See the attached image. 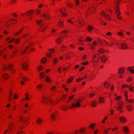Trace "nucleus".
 Masks as SVG:
<instances>
[{
	"label": "nucleus",
	"mask_w": 134,
	"mask_h": 134,
	"mask_svg": "<svg viewBox=\"0 0 134 134\" xmlns=\"http://www.w3.org/2000/svg\"><path fill=\"white\" fill-rule=\"evenodd\" d=\"M42 21H43L42 20H40L37 21V23L38 25L41 26L39 29L41 31H43L46 28V26L43 25L44 24H42Z\"/></svg>",
	"instance_id": "1"
},
{
	"label": "nucleus",
	"mask_w": 134,
	"mask_h": 134,
	"mask_svg": "<svg viewBox=\"0 0 134 134\" xmlns=\"http://www.w3.org/2000/svg\"><path fill=\"white\" fill-rule=\"evenodd\" d=\"M43 98L44 101H45L46 103H47L48 102H49L50 104H53L54 103V102L50 98L48 99L47 97L44 96L43 97Z\"/></svg>",
	"instance_id": "2"
},
{
	"label": "nucleus",
	"mask_w": 134,
	"mask_h": 134,
	"mask_svg": "<svg viewBox=\"0 0 134 134\" xmlns=\"http://www.w3.org/2000/svg\"><path fill=\"white\" fill-rule=\"evenodd\" d=\"M80 99L79 100H76V102L75 104H72L71 105V106L72 107L74 108L75 107H78L80 106Z\"/></svg>",
	"instance_id": "3"
},
{
	"label": "nucleus",
	"mask_w": 134,
	"mask_h": 134,
	"mask_svg": "<svg viewBox=\"0 0 134 134\" xmlns=\"http://www.w3.org/2000/svg\"><path fill=\"white\" fill-rule=\"evenodd\" d=\"M8 68L10 69H12V65L10 63L8 64V66H7L6 65H3L2 67V69L3 71L6 70L7 68Z\"/></svg>",
	"instance_id": "4"
},
{
	"label": "nucleus",
	"mask_w": 134,
	"mask_h": 134,
	"mask_svg": "<svg viewBox=\"0 0 134 134\" xmlns=\"http://www.w3.org/2000/svg\"><path fill=\"white\" fill-rule=\"evenodd\" d=\"M99 58V55L97 54H95L93 56V62H96L98 61Z\"/></svg>",
	"instance_id": "5"
},
{
	"label": "nucleus",
	"mask_w": 134,
	"mask_h": 134,
	"mask_svg": "<svg viewBox=\"0 0 134 134\" xmlns=\"http://www.w3.org/2000/svg\"><path fill=\"white\" fill-rule=\"evenodd\" d=\"M118 104L119 105L116 107V109L120 111V112H121L122 111L121 109L123 107L121 106V105H122L123 104V103L121 101H119L118 102Z\"/></svg>",
	"instance_id": "6"
},
{
	"label": "nucleus",
	"mask_w": 134,
	"mask_h": 134,
	"mask_svg": "<svg viewBox=\"0 0 134 134\" xmlns=\"http://www.w3.org/2000/svg\"><path fill=\"white\" fill-rule=\"evenodd\" d=\"M100 15L101 16H103L105 19L109 20H110V17L106 14L104 11H102Z\"/></svg>",
	"instance_id": "7"
},
{
	"label": "nucleus",
	"mask_w": 134,
	"mask_h": 134,
	"mask_svg": "<svg viewBox=\"0 0 134 134\" xmlns=\"http://www.w3.org/2000/svg\"><path fill=\"white\" fill-rule=\"evenodd\" d=\"M124 93L125 97L126 98V102L127 103H129L130 102H132L134 101V100L132 99L129 100L127 98V92L125 91H124Z\"/></svg>",
	"instance_id": "8"
},
{
	"label": "nucleus",
	"mask_w": 134,
	"mask_h": 134,
	"mask_svg": "<svg viewBox=\"0 0 134 134\" xmlns=\"http://www.w3.org/2000/svg\"><path fill=\"white\" fill-rule=\"evenodd\" d=\"M100 59L102 62L105 63L107 60V58L105 56L103 55L101 57Z\"/></svg>",
	"instance_id": "9"
},
{
	"label": "nucleus",
	"mask_w": 134,
	"mask_h": 134,
	"mask_svg": "<svg viewBox=\"0 0 134 134\" xmlns=\"http://www.w3.org/2000/svg\"><path fill=\"white\" fill-rule=\"evenodd\" d=\"M121 47L123 49H127L128 48L127 45L126 44L124 43L121 44Z\"/></svg>",
	"instance_id": "10"
},
{
	"label": "nucleus",
	"mask_w": 134,
	"mask_h": 134,
	"mask_svg": "<svg viewBox=\"0 0 134 134\" xmlns=\"http://www.w3.org/2000/svg\"><path fill=\"white\" fill-rule=\"evenodd\" d=\"M123 131L126 134H128V132L129 131L127 127L124 126L123 127Z\"/></svg>",
	"instance_id": "11"
},
{
	"label": "nucleus",
	"mask_w": 134,
	"mask_h": 134,
	"mask_svg": "<svg viewBox=\"0 0 134 134\" xmlns=\"http://www.w3.org/2000/svg\"><path fill=\"white\" fill-rule=\"evenodd\" d=\"M42 15L45 17L44 19L48 20L50 18V16L48 14H46L44 13H42Z\"/></svg>",
	"instance_id": "12"
},
{
	"label": "nucleus",
	"mask_w": 134,
	"mask_h": 134,
	"mask_svg": "<svg viewBox=\"0 0 134 134\" xmlns=\"http://www.w3.org/2000/svg\"><path fill=\"white\" fill-rule=\"evenodd\" d=\"M104 86L106 88H109L110 86V84L107 82L104 83Z\"/></svg>",
	"instance_id": "13"
},
{
	"label": "nucleus",
	"mask_w": 134,
	"mask_h": 134,
	"mask_svg": "<svg viewBox=\"0 0 134 134\" xmlns=\"http://www.w3.org/2000/svg\"><path fill=\"white\" fill-rule=\"evenodd\" d=\"M119 119L120 121L123 123L125 122L126 121V118L123 117L119 118Z\"/></svg>",
	"instance_id": "14"
},
{
	"label": "nucleus",
	"mask_w": 134,
	"mask_h": 134,
	"mask_svg": "<svg viewBox=\"0 0 134 134\" xmlns=\"http://www.w3.org/2000/svg\"><path fill=\"white\" fill-rule=\"evenodd\" d=\"M116 9L115 12L117 15H119L120 14V13L118 9V6H115L114 7Z\"/></svg>",
	"instance_id": "15"
},
{
	"label": "nucleus",
	"mask_w": 134,
	"mask_h": 134,
	"mask_svg": "<svg viewBox=\"0 0 134 134\" xmlns=\"http://www.w3.org/2000/svg\"><path fill=\"white\" fill-rule=\"evenodd\" d=\"M104 97L100 96L99 98V102L101 103H103L104 101Z\"/></svg>",
	"instance_id": "16"
},
{
	"label": "nucleus",
	"mask_w": 134,
	"mask_h": 134,
	"mask_svg": "<svg viewBox=\"0 0 134 134\" xmlns=\"http://www.w3.org/2000/svg\"><path fill=\"white\" fill-rule=\"evenodd\" d=\"M55 113H53L51 115V117L52 119V120H55Z\"/></svg>",
	"instance_id": "17"
},
{
	"label": "nucleus",
	"mask_w": 134,
	"mask_h": 134,
	"mask_svg": "<svg viewBox=\"0 0 134 134\" xmlns=\"http://www.w3.org/2000/svg\"><path fill=\"white\" fill-rule=\"evenodd\" d=\"M8 75L6 74H3L2 76L3 78L5 80L7 79L8 78Z\"/></svg>",
	"instance_id": "18"
},
{
	"label": "nucleus",
	"mask_w": 134,
	"mask_h": 134,
	"mask_svg": "<svg viewBox=\"0 0 134 134\" xmlns=\"http://www.w3.org/2000/svg\"><path fill=\"white\" fill-rule=\"evenodd\" d=\"M105 51V50L103 49L100 48L98 50V52L100 54H103L104 53Z\"/></svg>",
	"instance_id": "19"
},
{
	"label": "nucleus",
	"mask_w": 134,
	"mask_h": 134,
	"mask_svg": "<svg viewBox=\"0 0 134 134\" xmlns=\"http://www.w3.org/2000/svg\"><path fill=\"white\" fill-rule=\"evenodd\" d=\"M126 107L128 111L131 110L132 108V106L129 104L127 105Z\"/></svg>",
	"instance_id": "20"
},
{
	"label": "nucleus",
	"mask_w": 134,
	"mask_h": 134,
	"mask_svg": "<svg viewBox=\"0 0 134 134\" xmlns=\"http://www.w3.org/2000/svg\"><path fill=\"white\" fill-rule=\"evenodd\" d=\"M22 66L24 70H27V68L26 66V65L25 64V63H24V64H22Z\"/></svg>",
	"instance_id": "21"
},
{
	"label": "nucleus",
	"mask_w": 134,
	"mask_h": 134,
	"mask_svg": "<svg viewBox=\"0 0 134 134\" xmlns=\"http://www.w3.org/2000/svg\"><path fill=\"white\" fill-rule=\"evenodd\" d=\"M73 76H72L70 78H69L67 81V82L68 83H70L73 80Z\"/></svg>",
	"instance_id": "22"
},
{
	"label": "nucleus",
	"mask_w": 134,
	"mask_h": 134,
	"mask_svg": "<svg viewBox=\"0 0 134 134\" xmlns=\"http://www.w3.org/2000/svg\"><path fill=\"white\" fill-rule=\"evenodd\" d=\"M33 13V11L32 10H30L29 12H27L26 14L28 15H32Z\"/></svg>",
	"instance_id": "23"
},
{
	"label": "nucleus",
	"mask_w": 134,
	"mask_h": 134,
	"mask_svg": "<svg viewBox=\"0 0 134 134\" xmlns=\"http://www.w3.org/2000/svg\"><path fill=\"white\" fill-rule=\"evenodd\" d=\"M62 41V39L59 37L56 40V42L58 43H61Z\"/></svg>",
	"instance_id": "24"
},
{
	"label": "nucleus",
	"mask_w": 134,
	"mask_h": 134,
	"mask_svg": "<svg viewBox=\"0 0 134 134\" xmlns=\"http://www.w3.org/2000/svg\"><path fill=\"white\" fill-rule=\"evenodd\" d=\"M42 119L41 118L37 119V122L38 124H41L42 122Z\"/></svg>",
	"instance_id": "25"
},
{
	"label": "nucleus",
	"mask_w": 134,
	"mask_h": 134,
	"mask_svg": "<svg viewBox=\"0 0 134 134\" xmlns=\"http://www.w3.org/2000/svg\"><path fill=\"white\" fill-rule=\"evenodd\" d=\"M47 59L45 57L43 58L41 60L42 62L43 63H46L47 62Z\"/></svg>",
	"instance_id": "26"
},
{
	"label": "nucleus",
	"mask_w": 134,
	"mask_h": 134,
	"mask_svg": "<svg viewBox=\"0 0 134 134\" xmlns=\"http://www.w3.org/2000/svg\"><path fill=\"white\" fill-rule=\"evenodd\" d=\"M22 29H21V30H19L17 32H16L15 33L14 35H18L19 34H20L22 32Z\"/></svg>",
	"instance_id": "27"
},
{
	"label": "nucleus",
	"mask_w": 134,
	"mask_h": 134,
	"mask_svg": "<svg viewBox=\"0 0 134 134\" xmlns=\"http://www.w3.org/2000/svg\"><path fill=\"white\" fill-rule=\"evenodd\" d=\"M45 79L46 81L48 82H50L52 81V80L49 79L48 76L46 77Z\"/></svg>",
	"instance_id": "28"
},
{
	"label": "nucleus",
	"mask_w": 134,
	"mask_h": 134,
	"mask_svg": "<svg viewBox=\"0 0 134 134\" xmlns=\"http://www.w3.org/2000/svg\"><path fill=\"white\" fill-rule=\"evenodd\" d=\"M97 45V43L96 41L93 42V49L95 48V46Z\"/></svg>",
	"instance_id": "29"
},
{
	"label": "nucleus",
	"mask_w": 134,
	"mask_h": 134,
	"mask_svg": "<svg viewBox=\"0 0 134 134\" xmlns=\"http://www.w3.org/2000/svg\"><path fill=\"white\" fill-rule=\"evenodd\" d=\"M60 11L63 14V16H66L67 15V14L66 13H64V12H63V11H62V9H61L60 10Z\"/></svg>",
	"instance_id": "30"
},
{
	"label": "nucleus",
	"mask_w": 134,
	"mask_h": 134,
	"mask_svg": "<svg viewBox=\"0 0 134 134\" xmlns=\"http://www.w3.org/2000/svg\"><path fill=\"white\" fill-rule=\"evenodd\" d=\"M119 74L122 73L124 72V70L123 69L121 68L119 69Z\"/></svg>",
	"instance_id": "31"
},
{
	"label": "nucleus",
	"mask_w": 134,
	"mask_h": 134,
	"mask_svg": "<svg viewBox=\"0 0 134 134\" xmlns=\"http://www.w3.org/2000/svg\"><path fill=\"white\" fill-rule=\"evenodd\" d=\"M40 77L42 78V77H44L45 75L44 72H42L40 73Z\"/></svg>",
	"instance_id": "32"
},
{
	"label": "nucleus",
	"mask_w": 134,
	"mask_h": 134,
	"mask_svg": "<svg viewBox=\"0 0 134 134\" xmlns=\"http://www.w3.org/2000/svg\"><path fill=\"white\" fill-rule=\"evenodd\" d=\"M128 70L130 71L131 73H134V69H132L131 68H129Z\"/></svg>",
	"instance_id": "33"
},
{
	"label": "nucleus",
	"mask_w": 134,
	"mask_h": 134,
	"mask_svg": "<svg viewBox=\"0 0 134 134\" xmlns=\"http://www.w3.org/2000/svg\"><path fill=\"white\" fill-rule=\"evenodd\" d=\"M68 32V31H66V30H64L63 32V33L64 34V36L65 37L66 36V35H67V32Z\"/></svg>",
	"instance_id": "34"
},
{
	"label": "nucleus",
	"mask_w": 134,
	"mask_h": 134,
	"mask_svg": "<svg viewBox=\"0 0 134 134\" xmlns=\"http://www.w3.org/2000/svg\"><path fill=\"white\" fill-rule=\"evenodd\" d=\"M97 104V102L96 101H93V107H95Z\"/></svg>",
	"instance_id": "35"
},
{
	"label": "nucleus",
	"mask_w": 134,
	"mask_h": 134,
	"mask_svg": "<svg viewBox=\"0 0 134 134\" xmlns=\"http://www.w3.org/2000/svg\"><path fill=\"white\" fill-rule=\"evenodd\" d=\"M83 42L82 40H81L80 39H79L78 40V43L80 45H82L83 44V43H82Z\"/></svg>",
	"instance_id": "36"
},
{
	"label": "nucleus",
	"mask_w": 134,
	"mask_h": 134,
	"mask_svg": "<svg viewBox=\"0 0 134 134\" xmlns=\"http://www.w3.org/2000/svg\"><path fill=\"white\" fill-rule=\"evenodd\" d=\"M56 86H54L52 87L51 88V90L52 91H54L56 90Z\"/></svg>",
	"instance_id": "37"
},
{
	"label": "nucleus",
	"mask_w": 134,
	"mask_h": 134,
	"mask_svg": "<svg viewBox=\"0 0 134 134\" xmlns=\"http://www.w3.org/2000/svg\"><path fill=\"white\" fill-rule=\"evenodd\" d=\"M62 108L64 110H65L67 109V107L65 105H64L62 107Z\"/></svg>",
	"instance_id": "38"
},
{
	"label": "nucleus",
	"mask_w": 134,
	"mask_h": 134,
	"mask_svg": "<svg viewBox=\"0 0 134 134\" xmlns=\"http://www.w3.org/2000/svg\"><path fill=\"white\" fill-rule=\"evenodd\" d=\"M121 98V97L120 96H117L115 98V100H119Z\"/></svg>",
	"instance_id": "39"
},
{
	"label": "nucleus",
	"mask_w": 134,
	"mask_h": 134,
	"mask_svg": "<svg viewBox=\"0 0 134 134\" xmlns=\"http://www.w3.org/2000/svg\"><path fill=\"white\" fill-rule=\"evenodd\" d=\"M74 95H73V96H70L69 97V99H68V101H71V100H72V99L73 97H74Z\"/></svg>",
	"instance_id": "40"
},
{
	"label": "nucleus",
	"mask_w": 134,
	"mask_h": 134,
	"mask_svg": "<svg viewBox=\"0 0 134 134\" xmlns=\"http://www.w3.org/2000/svg\"><path fill=\"white\" fill-rule=\"evenodd\" d=\"M58 25L60 26H61L63 25V23L60 21H59V22Z\"/></svg>",
	"instance_id": "41"
},
{
	"label": "nucleus",
	"mask_w": 134,
	"mask_h": 134,
	"mask_svg": "<svg viewBox=\"0 0 134 134\" xmlns=\"http://www.w3.org/2000/svg\"><path fill=\"white\" fill-rule=\"evenodd\" d=\"M67 5L69 7H72L73 6V5L70 3H67Z\"/></svg>",
	"instance_id": "42"
},
{
	"label": "nucleus",
	"mask_w": 134,
	"mask_h": 134,
	"mask_svg": "<svg viewBox=\"0 0 134 134\" xmlns=\"http://www.w3.org/2000/svg\"><path fill=\"white\" fill-rule=\"evenodd\" d=\"M92 28L91 26H88V30L89 31H90L92 30Z\"/></svg>",
	"instance_id": "43"
},
{
	"label": "nucleus",
	"mask_w": 134,
	"mask_h": 134,
	"mask_svg": "<svg viewBox=\"0 0 134 134\" xmlns=\"http://www.w3.org/2000/svg\"><path fill=\"white\" fill-rule=\"evenodd\" d=\"M58 61V59L57 58H55L53 60V62L54 64H56L57 63Z\"/></svg>",
	"instance_id": "44"
},
{
	"label": "nucleus",
	"mask_w": 134,
	"mask_h": 134,
	"mask_svg": "<svg viewBox=\"0 0 134 134\" xmlns=\"http://www.w3.org/2000/svg\"><path fill=\"white\" fill-rule=\"evenodd\" d=\"M39 67L40 68H37L38 70V71H41V70H42V69L43 68V67H42L41 66H39Z\"/></svg>",
	"instance_id": "45"
},
{
	"label": "nucleus",
	"mask_w": 134,
	"mask_h": 134,
	"mask_svg": "<svg viewBox=\"0 0 134 134\" xmlns=\"http://www.w3.org/2000/svg\"><path fill=\"white\" fill-rule=\"evenodd\" d=\"M49 51L51 53H53L55 51V50L54 49H49Z\"/></svg>",
	"instance_id": "46"
},
{
	"label": "nucleus",
	"mask_w": 134,
	"mask_h": 134,
	"mask_svg": "<svg viewBox=\"0 0 134 134\" xmlns=\"http://www.w3.org/2000/svg\"><path fill=\"white\" fill-rule=\"evenodd\" d=\"M92 39L91 38H90L89 37H87V40L88 42H90L92 41Z\"/></svg>",
	"instance_id": "47"
},
{
	"label": "nucleus",
	"mask_w": 134,
	"mask_h": 134,
	"mask_svg": "<svg viewBox=\"0 0 134 134\" xmlns=\"http://www.w3.org/2000/svg\"><path fill=\"white\" fill-rule=\"evenodd\" d=\"M15 40V39L14 38H13L9 41H8V43H10L14 41Z\"/></svg>",
	"instance_id": "48"
},
{
	"label": "nucleus",
	"mask_w": 134,
	"mask_h": 134,
	"mask_svg": "<svg viewBox=\"0 0 134 134\" xmlns=\"http://www.w3.org/2000/svg\"><path fill=\"white\" fill-rule=\"evenodd\" d=\"M42 87V86L41 85H39L37 87L39 89H41Z\"/></svg>",
	"instance_id": "49"
},
{
	"label": "nucleus",
	"mask_w": 134,
	"mask_h": 134,
	"mask_svg": "<svg viewBox=\"0 0 134 134\" xmlns=\"http://www.w3.org/2000/svg\"><path fill=\"white\" fill-rule=\"evenodd\" d=\"M47 56L48 57H52V55L49 53H47Z\"/></svg>",
	"instance_id": "50"
},
{
	"label": "nucleus",
	"mask_w": 134,
	"mask_h": 134,
	"mask_svg": "<svg viewBox=\"0 0 134 134\" xmlns=\"http://www.w3.org/2000/svg\"><path fill=\"white\" fill-rule=\"evenodd\" d=\"M15 42L16 43H19V39H17L16 40H15Z\"/></svg>",
	"instance_id": "51"
},
{
	"label": "nucleus",
	"mask_w": 134,
	"mask_h": 134,
	"mask_svg": "<svg viewBox=\"0 0 134 134\" xmlns=\"http://www.w3.org/2000/svg\"><path fill=\"white\" fill-rule=\"evenodd\" d=\"M75 3L76 5H78L79 4V0H76L75 1Z\"/></svg>",
	"instance_id": "52"
},
{
	"label": "nucleus",
	"mask_w": 134,
	"mask_h": 134,
	"mask_svg": "<svg viewBox=\"0 0 134 134\" xmlns=\"http://www.w3.org/2000/svg\"><path fill=\"white\" fill-rule=\"evenodd\" d=\"M25 95L26 96L25 98V99L26 100H29V98H28V94L27 93H26L25 94Z\"/></svg>",
	"instance_id": "53"
},
{
	"label": "nucleus",
	"mask_w": 134,
	"mask_h": 134,
	"mask_svg": "<svg viewBox=\"0 0 134 134\" xmlns=\"http://www.w3.org/2000/svg\"><path fill=\"white\" fill-rule=\"evenodd\" d=\"M83 79H84V78H80V79H77L76 80V81L77 82H79V81H80L81 80H83Z\"/></svg>",
	"instance_id": "54"
},
{
	"label": "nucleus",
	"mask_w": 134,
	"mask_h": 134,
	"mask_svg": "<svg viewBox=\"0 0 134 134\" xmlns=\"http://www.w3.org/2000/svg\"><path fill=\"white\" fill-rule=\"evenodd\" d=\"M122 87L123 88H124L125 87H128L129 86L127 85H123Z\"/></svg>",
	"instance_id": "55"
},
{
	"label": "nucleus",
	"mask_w": 134,
	"mask_h": 134,
	"mask_svg": "<svg viewBox=\"0 0 134 134\" xmlns=\"http://www.w3.org/2000/svg\"><path fill=\"white\" fill-rule=\"evenodd\" d=\"M86 55L85 54L83 56V57L82 58V59L83 60H84L86 59Z\"/></svg>",
	"instance_id": "56"
},
{
	"label": "nucleus",
	"mask_w": 134,
	"mask_h": 134,
	"mask_svg": "<svg viewBox=\"0 0 134 134\" xmlns=\"http://www.w3.org/2000/svg\"><path fill=\"white\" fill-rule=\"evenodd\" d=\"M129 88L130 90L132 91L133 90V87H132L131 86H130L129 87Z\"/></svg>",
	"instance_id": "57"
},
{
	"label": "nucleus",
	"mask_w": 134,
	"mask_h": 134,
	"mask_svg": "<svg viewBox=\"0 0 134 134\" xmlns=\"http://www.w3.org/2000/svg\"><path fill=\"white\" fill-rule=\"evenodd\" d=\"M14 126V125H13L12 126V125H9V126L10 127V128H9V130H12V128Z\"/></svg>",
	"instance_id": "58"
},
{
	"label": "nucleus",
	"mask_w": 134,
	"mask_h": 134,
	"mask_svg": "<svg viewBox=\"0 0 134 134\" xmlns=\"http://www.w3.org/2000/svg\"><path fill=\"white\" fill-rule=\"evenodd\" d=\"M107 118V117H106L105 118H104V120H102V123H104L105 122V120Z\"/></svg>",
	"instance_id": "59"
},
{
	"label": "nucleus",
	"mask_w": 134,
	"mask_h": 134,
	"mask_svg": "<svg viewBox=\"0 0 134 134\" xmlns=\"http://www.w3.org/2000/svg\"><path fill=\"white\" fill-rule=\"evenodd\" d=\"M118 15V16L117 18H118V19L119 20H121L122 19L121 17V16H119V15Z\"/></svg>",
	"instance_id": "60"
},
{
	"label": "nucleus",
	"mask_w": 134,
	"mask_h": 134,
	"mask_svg": "<svg viewBox=\"0 0 134 134\" xmlns=\"http://www.w3.org/2000/svg\"><path fill=\"white\" fill-rule=\"evenodd\" d=\"M23 79L24 80L26 81H27V80H26V79H27L26 77H23Z\"/></svg>",
	"instance_id": "61"
},
{
	"label": "nucleus",
	"mask_w": 134,
	"mask_h": 134,
	"mask_svg": "<svg viewBox=\"0 0 134 134\" xmlns=\"http://www.w3.org/2000/svg\"><path fill=\"white\" fill-rule=\"evenodd\" d=\"M80 131L81 132V133H83L84 132H85V130L82 129L80 130Z\"/></svg>",
	"instance_id": "62"
},
{
	"label": "nucleus",
	"mask_w": 134,
	"mask_h": 134,
	"mask_svg": "<svg viewBox=\"0 0 134 134\" xmlns=\"http://www.w3.org/2000/svg\"><path fill=\"white\" fill-rule=\"evenodd\" d=\"M111 34V33L110 32H108L106 34V35L108 36H110V35Z\"/></svg>",
	"instance_id": "63"
},
{
	"label": "nucleus",
	"mask_w": 134,
	"mask_h": 134,
	"mask_svg": "<svg viewBox=\"0 0 134 134\" xmlns=\"http://www.w3.org/2000/svg\"><path fill=\"white\" fill-rule=\"evenodd\" d=\"M88 63V62H85L83 63H82V64L84 65H87V64Z\"/></svg>",
	"instance_id": "64"
}]
</instances>
